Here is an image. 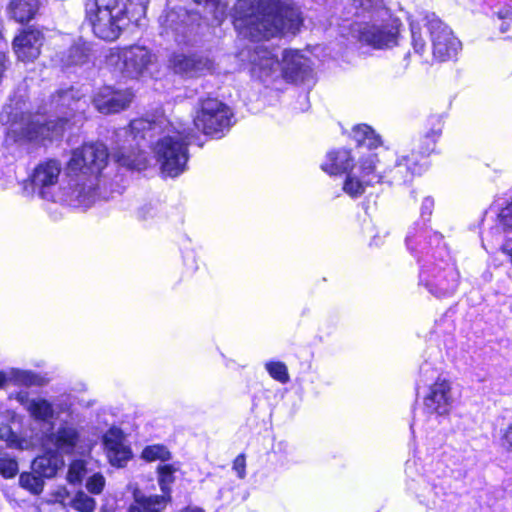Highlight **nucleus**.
Segmentation results:
<instances>
[{
  "label": "nucleus",
  "instance_id": "f257e3e1",
  "mask_svg": "<svg viewBox=\"0 0 512 512\" xmlns=\"http://www.w3.org/2000/svg\"><path fill=\"white\" fill-rule=\"evenodd\" d=\"M156 135H160L153 148L157 163L163 174L177 177L186 170L188 146L195 137L194 129L182 122L172 123L164 117L134 119L129 127L116 131L112 157L122 166L142 170L147 157L141 150V141Z\"/></svg>",
  "mask_w": 512,
  "mask_h": 512
},
{
  "label": "nucleus",
  "instance_id": "f03ea898",
  "mask_svg": "<svg viewBox=\"0 0 512 512\" xmlns=\"http://www.w3.org/2000/svg\"><path fill=\"white\" fill-rule=\"evenodd\" d=\"M25 105L22 100L10 99L0 114L1 121L9 124L8 134L15 141L38 142L57 137L71 118L83 115L89 106L85 94L73 87L60 90L52 97L51 112L56 114L57 124L25 111Z\"/></svg>",
  "mask_w": 512,
  "mask_h": 512
},
{
  "label": "nucleus",
  "instance_id": "7ed1b4c3",
  "mask_svg": "<svg viewBox=\"0 0 512 512\" xmlns=\"http://www.w3.org/2000/svg\"><path fill=\"white\" fill-rule=\"evenodd\" d=\"M303 22L298 8L275 0H238L233 24L239 35L254 41L286 32L295 33Z\"/></svg>",
  "mask_w": 512,
  "mask_h": 512
},
{
  "label": "nucleus",
  "instance_id": "20e7f679",
  "mask_svg": "<svg viewBox=\"0 0 512 512\" xmlns=\"http://www.w3.org/2000/svg\"><path fill=\"white\" fill-rule=\"evenodd\" d=\"M145 10L143 0H89L86 18L95 36L114 41L130 22H137Z\"/></svg>",
  "mask_w": 512,
  "mask_h": 512
},
{
  "label": "nucleus",
  "instance_id": "39448f33",
  "mask_svg": "<svg viewBox=\"0 0 512 512\" xmlns=\"http://www.w3.org/2000/svg\"><path fill=\"white\" fill-rule=\"evenodd\" d=\"M108 157L106 146L98 142L84 144L73 150L67 169L69 173L76 176H86L87 181L83 183H80V179L74 181L71 204L88 207L93 203L97 176L106 167Z\"/></svg>",
  "mask_w": 512,
  "mask_h": 512
},
{
  "label": "nucleus",
  "instance_id": "423d86ee",
  "mask_svg": "<svg viewBox=\"0 0 512 512\" xmlns=\"http://www.w3.org/2000/svg\"><path fill=\"white\" fill-rule=\"evenodd\" d=\"M62 171L61 163L55 159H49L39 163L33 170L31 175V182L33 189L37 191L38 195L47 201L51 202H65L69 205L71 191L62 193L58 188V181ZM73 185L70 187L72 190Z\"/></svg>",
  "mask_w": 512,
  "mask_h": 512
},
{
  "label": "nucleus",
  "instance_id": "0eeeda50",
  "mask_svg": "<svg viewBox=\"0 0 512 512\" xmlns=\"http://www.w3.org/2000/svg\"><path fill=\"white\" fill-rule=\"evenodd\" d=\"M421 22L429 31L432 54L436 60L444 62L457 54L461 43L441 19L434 13H429L422 17Z\"/></svg>",
  "mask_w": 512,
  "mask_h": 512
},
{
  "label": "nucleus",
  "instance_id": "6e6552de",
  "mask_svg": "<svg viewBox=\"0 0 512 512\" xmlns=\"http://www.w3.org/2000/svg\"><path fill=\"white\" fill-rule=\"evenodd\" d=\"M231 124L229 108L217 99H206L194 118V126L204 134L220 137Z\"/></svg>",
  "mask_w": 512,
  "mask_h": 512
},
{
  "label": "nucleus",
  "instance_id": "1a4fd4ad",
  "mask_svg": "<svg viewBox=\"0 0 512 512\" xmlns=\"http://www.w3.org/2000/svg\"><path fill=\"white\" fill-rule=\"evenodd\" d=\"M119 59L122 63L123 76L137 79L148 71L156 58L146 47L135 45L124 48L119 54Z\"/></svg>",
  "mask_w": 512,
  "mask_h": 512
},
{
  "label": "nucleus",
  "instance_id": "9d476101",
  "mask_svg": "<svg viewBox=\"0 0 512 512\" xmlns=\"http://www.w3.org/2000/svg\"><path fill=\"white\" fill-rule=\"evenodd\" d=\"M79 440L78 429L74 425L64 422L55 431L44 433L42 447L53 449L61 455L72 454Z\"/></svg>",
  "mask_w": 512,
  "mask_h": 512
},
{
  "label": "nucleus",
  "instance_id": "9b49d317",
  "mask_svg": "<svg viewBox=\"0 0 512 512\" xmlns=\"http://www.w3.org/2000/svg\"><path fill=\"white\" fill-rule=\"evenodd\" d=\"M133 97V93L128 89L115 90L112 87L105 86L98 90L93 98V104L100 113H117L127 108Z\"/></svg>",
  "mask_w": 512,
  "mask_h": 512
},
{
  "label": "nucleus",
  "instance_id": "f8f14e48",
  "mask_svg": "<svg viewBox=\"0 0 512 512\" xmlns=\"http://www.w3.org/2000/svg\"><path fill=\"white\" fill-rule=\"evenodd\" d=\"M169 64L176 74L187 78L202 76L213 68V63L210 59L196 54H173Z\"/></svg>",
  "mask_w": 512,
  "mask_h": 512
},
{
  "label": "nucleus",
  "instance_id": "ddd939ff",
  "mask_svg": "<svg viewBox=\"0 0 512 512\" xmlns=\"http://www.w3.org/2000/svg\"><path fill=\"white\" fill-rule=\"evenodd\" d=\"M454 397L451 384L445 379H438L424 399L425 408L430 413L447 415L452 409Z\"/></svg>",
  "mask_w": 512,
  "mask_h": 512
},
{
  "label": "nucleus",
  "instance_id": "4468645a",
  "mask_svg": "<svg viewBox=\"0 0 512 512\" xmlns=\"http://www.w3.org/2000/svg\"><path fill=\"white\" fill-rule=\"evenodd\" d=\"M358 38L361 42L371 45L375 48L390 47L396 44L397 31L390 24H363L359 25Z\"/></svg>",
  "mask_w": 512,
  "mask_h": 512
},
{
  "label": "nucleus",
  "instance_id": "2eb2a0df",
  "mask_svg": "<svg viewBox=\"0 0 512 512\" xmlns=\"http://www.w3.org/2000/svg\"><path fill=\"white\" fill-rule=\"evenodd\" d=\"M278 57V50L270 51L264 45L256 46L250 57L253 73L263 81L270 76H280V61Z\"/></svg>",
  "mask_w": 512,
  "mask_h": 512
},
{
  "label": "nucleus",
  "instance_id": "dca6fc26",
  "mask_svg": "<svg viewBox=\"0 0 512 512\" xmlns=\"http://www.w3.org/2000/svg\"><path fill=\"white\" fill-rule=\"evenodd\" d=\"M44 36L40 30L26 29L14 38L13 50L20 61L31 62L40 55Z\"/></svg>",
  "mask_w": 512,
  "mask_h": 512
},
{
  "label": "nucleus",
  "instance_id": "f3484780",
  "mask_svg": "<svg viewBox=\"0 0 512 512\" xmlns=\"http://www.w3.org/2000/svg\"><path fill=\"white\" fill-rule=\"evenodd\" d=\"M103 444L113 466L123 467L131 458V450L124 444V436L120 429H109L103 437Z\"/></svg>",
  "mask_w": 512,
  "mask_h": 512
},
{
  "label": "nucleus",
  "instance_id": "a211bd4d",
  "mask_svg": "<svg viewBox=\"0 0 512 512\" xmlns=\"http://www.w3.org/2000/svg\"><path fill=\"white\" fill-rule=\"evenodd\" d=\"M280 54V76L290 81L303 80L310 70L308 60L298 51L283 50Z\"/></svg>",
  "mask_w": 512,
  "mask_h": 512
},
{
  "label": "nucleus",
  "instance_id": "6ab92c4d",
  "mask_svg": "<svg viewBox=\"0 0 512 512\" xmlns=\"http://www.w3.org/2000/svg\"><path fill=\"white\" fill-rule=\"evenodd\" d=\"M15 398L34 420L51 423L54 419L55 410L48 400L44 398L31 399L27 392H19Z\"/></svg>",
  "mask_w": 512,
  "mask_h": 512
},
{
  "label": "nucleus",
  "instance_id": "aec40b11",
  "mask_svg": "<svg viewBox=\"0 0 512 512\" xmlns=\"http://www.w3.org/2000/svg\"><path fill=\"white\" fill-rule=\"evenodd\" d=\"M459 275L454 267L449 266L438 271L432 279L427 281V288L437 297H445L455 292L458 285Z\"/></svg>",
  "mask_w": 512,
  "mask_h": 512
},
{
  "label": "nucleus",
  "instance_id": "412c9836",
  "mask_svg": "<svg viewBox=\"0 0 512 512\" xmlns=\"http://www.w3.org/2000/svg\"><path fill=\"white\" fill-rule=\"evenodd\" d=\"M45 453L34 459L32 470L42 478H53L65 466L63 456L50 448H44Z\"/></svg>",
  "mask_w": 512,
  "mask_h": 512
},
{
  "label": "nucleus",
  "instance_id": "4be33fe9",
  "mask_svg": "<svg viewBox=\"0 0 512 512\" xmlns=\"http://www.w3.org/2000/svg\"><path fill=\"white\" fill-rule=\"evenodd\" d=\"M424 166L419 163L414 153L411 156L403 155L396 160L394 168L391 170L393 182H408L414 175L421 174Z\"/></svg>",
  "mask_w": 512,
  "mask_h": 512
},
{
  "label": "nucleus",
  "instance_id": "5701e85b",
  "mask_svg": "<svg viewBox=\"0 0 512 512\" xmlns=\"http://www.w3.org/2000/svg\"><path fill=\"white\" fill-rule=\"evenodd\" d=\"M170 499L171 496L145 495L136 490L129 512H163Z\"/></svg>",
  "mask_w": 512,
  "mask_h": 512
},
{
  "label": "nucleus",
  "instance_id": "b1692460",
  "mask_svg": "<svg viewBox=\"0 0 512 512\" xmlns=\"http://www.w3.org/2000/svg\"><path fill=\"white\" fill-rule=\"evenodd\" d=\"M352 163L353 158L350 151L338 149L327 153L325 160L321 164V169L330 175H337L350 170L353 167Z\"/></svg>",
  "mask_w": 512,
  "mask_h": 512
},
{
  "label": "nucleus",
  "instance_id": "393cba45",
  "mask_svg": "<svg viewBox=\"0 0 512 512\" xmlns=\"http://www.w3.org/2000/svg\"><path fill=\"white\" fill-rule=\"evenodd\" d=\"M190 19L191 16L186 10H173L167 13L164 20V26L167 32L170 30L175 34L177 41H181L192 31V26L189 23Z\"/></svg>",
  "mask_w": 512,
  "mask_h": 512
},
{
  "label": "nucleus",
  "instance_id": "a878e982",
  "mask_svg": "<svg viewBox=\"0 0 512 512\" xmlns=\"http://www.w3.org/2000/svg\"><path fill=\"white\" fill-rule=\"evenodd\" d=\"M379 165L380 161L378 159V155L372 152L360 159L359 168L361 178L365 180L366 184L373 185L383 181L386 170H381Z\"/></svg>",
  "mask_w": 512,
  "mask_h": 512
},
{
  "label": "nucleus",
  "instance_id": "bb28decb",
  "mask_svg": "<svg viewBox=\"0 0 512 512\" xmlns=\"http://www.w3.org/2000/svg\"><path fill=\"white\" fill-rule=\"evenodd\" d=\"M38 6V0H11L9 13L16 21L23 23L34 17Z\"/></svg>",
  "mask_w": 512,
  "mask_h": 512
},
{
  "label": "nucleus",
  "instance_id": "cd10ccee",
  "mask_svg": "<svg viewBox=\"0 0 512 512\" xmlns=\"http://www.w3.org/2000/svg\"><path fill=\"white\" fill-rule=\"evenodd\" d=\"M0 440L5 441L8 447L18 450H29L35 446L32 438L19 437L7 424L0 425Z\"/></svg>",
  "mask_w": 512,
  "mask_h": 512
},
{
  "label": "nucleus",
  "instance_id": "c85d7f7f",
  "mask_svg": "<svg viewBox=\"0 0 512 512\" xmlns=\"http://www.w3.org/2000/svg\"><path fill=\"white\" fill-rule=\"evenodd\" d=\"M353 136L360 147L373 149L381 144L380 137L367 125L357 126L353 130Z\"/></svg>",
  "mask_w": 512,
  "mask_h": 512
},
{
  "label": "nucleus",
  "instance_id": "c756f323",
  "mask_svg": "<svg viewBox=\"0 0 512 512\" xmlns=\"http://www.w3.org/2000/svg\"><path fill=\"white\" fill-rule=\"evenodd\" d=\"M201 4L204 2V12L212 14L217 25L221 24L227 16V2L224 0H193Z\"/></svg>",
  "mask_w": 512,
  "mask_h": 512
},
{
  "label": "nucleus",
  "instance_id": "7c9ffc66",
  "mask_svg": "<svg viewBox=\"0 0 512 512\" xmlns=\"http://www.w3.org/2000/svg\"><path fill=\"white\" fill-rule=\"evenodd\" d=\"M10 377L16 384L26 387L43 386L46 383L40 375L26 370L12 369Z\"/></svg>",
  "mask_w": 512,
  "mask_h": 512
},
{
  "label": "nucleus",
  "instance_id": "2f4dec72",
  "mask_svg": "<svg viewBox=\"0 0 512 512\" xmlns=\"http://www.w3.org/2000/svg\"><path fill=\"white\" fill-rule=\"evenodd\" d=\"M19 485L33 495H39L44 488V480L37 473L23 472L19 476Z\"/></svg>",
  "mask_w": 512,
  "mask_h": 512
},
{
  "label": "nucleus",
  "instance_id": "473e14b6",
  "mask_svg": "<svg viewBox=\"0 0 512 512\" xmlns=\"http://www.w3.org/2000/svg\"><path fill=\"white\" fill-rule=\"evenodd\" d=\"M158 483L162 491L161 496H170V486L174 482L176 468L173 465L165 464L158 467Z\"/></svg>",
  "mask_w": 512,
  "mask_h": 512
},
{
  "label": "nucleus",
  "instance_id": "72a5a7b5",
  "mask_svg": "<svg viewBox=\"0 0 512 512\" xmlns=\"http://www.w3.org/2000/svg\"><path fill=\"white\" fill-rule=\"evenodd\" d=\"M429 121L432 128L424 136L425 147L420 151L422 155H428L434 150L436 139L442 130V123L439 117H432Z\"/></svg>",
  "mask_w": 512,
  "mask_h": 512
},
{
  "label": "nucleus",
  "instance_id": "f704fd0d",
  "mask_svg": "<svg viewBox=\"0 0 512 512\" xmlns=\"http://www.w3.org/2000/svg\"><path fill=\"white\" fill-rule=\"evenodd\" d=\"M370 184H366L363 178H358L354 173H349L343 184V190L349 196L356 198L361 196L365 192V187Z\"/></svg>",
  "mask_w": 512,
  "mask_h": 512
},
{
  "label": "nucleus",
  "instance_id": "c9c22d12",
  "mask_svg": "<svg viewBox=\"0 0 512 512\" xmlns=\"http://www.w3.org/2000/svg\"><path fill=\"white\" fill-rule=\"evenodd\" d=\"M89 49L84 45L72 46L66 55L64 60L67 66L82 65L88 61Z\"/></svg>",
  "mask_w": 512,
  "mask_h": 512
},
{
  "label": "nucleus",
  "instance_id": "e433bc0d",
  "mask_svg": "<svg viewBox=\"0 0 512 512\" xmlns=\"http://www.w3.org/2000/svg\"><path fill=\"white\" fill-rule=\"evenodd\" d=\"M265 368L269 375L280 383H287L290 380L287 366L280 361H271L265 364Z\"/></svg>",
  "mask_w": 512,
  "mask_h": 512
},
{
  "label": "nucleus",
  "instance_id": "4c0bfd02",
  "mask_svg": "<svg viewBox=\"0 0 512 512\" xmlns=\"http://www.w3.org/2000/svg\"><path fill=\"white\" fill-rule=\"evenodd\" d=\"M142 457L147 461H166L170 459L171 454L163 445H152L142 451Z\"/></svg>",
  "mask_w": 512,
  "mask_h": 512
},
{
  "label": "nucleus",
  "instance_id": "58836bf2",
  "mask_svg": "<svg viewBox=\"0 0 512 512\" xmlns=\"http://www.w3.org/2000/svg\"><path fill=\"white\" fill-rule=\"evenodd\" d=\"M71 505L80 512H92L95 509L96 502L86 493L79 491L72 499Z\"/></svg>",
  "mask_w": 512,
  "mask_h": 512
},
{
  "label": "nucleus",
  "instance_id": "ea45409f",
  "mask_svg": "<svg viewBox=\"0 0 512 512\" xmlns=\"http://www.w3.org/2000/svg\"><path fill=\"white\" fill-rule=\"evenodd\" d=\"M410 28H411L413 49L420 56H423V54L425 52L426 42H425L424 38L422 37L421 23L419 21H411Z\"/></svg>",
  "mask_w": 512,
  "mask_h": 512
},
{
  "label": "nucleus",
  "instance_id": "a19ab883",
  "mask_svg": "<svg viewBox=\"0 0 512 512\" xmlns=\"http://www.w3.org/2000/svg\"><path fill=\"white\" fill-rule=\"evenodd\" d=\"M85 462L83 460H74L68 469L67 480L70 483L81 482L85 474Z\"/></svg>",
  "mask_w": 512,
  "mask_h": 512
},
{
  "label": "nucleus",
  "instance_id": "79ce46f5",
  "mask_svg": "<svg viewBox=\"0 0 512 512\" xmlns=\"http://www.w3.org/2000/svg\"><path fill=\"white\" fill-rule=\"evenodd\" d=\"M18 463L15 459L8 457L0 458V474L4 478H12L18 473Z\"/></svg>",
  "mask_w": 512,
  "mask_h": 512
},
{
  "label": "nucleus",
  "instance_id": "37998d69",
  "mask_svg": "<svg viewBox=\"0 0 512 512\" xmlns=\"http://www.w3.org/2000/svg\"><path fill=\"white\" fill-rule=\"evenodd\" d=\"M498 227L504 232L512 229V201L498 214Z\"/></svg>",
  "mask_w": 512,
  "mask_h": 512
},
{
  "label": "nucleus",
  "instance_id": "c03bdc74",
  "mask_svg": "<svg viewBox=\"0 0 512 512\" xmlns=\"http://www.w3.org/2000/svg\"><path fill=\"white\" fill-rule=\"evenodd\" d=\"M105 486V478L101 474H94L86 483V488L90 493L100 494Z\"/></svg>",
  "mask_w": 512,
  "mask_h": 512
},
{
  "label": "nucleus",
  "instance_id": "a18cd8bd",
  "mask_svg": "<svg viewBox=\"0 0 512 512\" xmlns=\"http://www.w3.org/2000/svg\"><path fill=\"white\" fill-rule=\"evenodd\" d=\"M500 445L508 454L512 455V423L503 430Z\"/></svg>",
  "mask_w": 512,
  "mask_h": 512
},
{
  "label": "nucleus",
  "instance_id": "49530a36",
  "mask_svg": "<svg viewBox=\"0 0 512 512\" xmlns=\"http://www.w3.org/2000/svg\"><path fill=\"white\" fill-rule=\"evenodd\" d=\"M233 470L240 479L246 476V458L244 454H239L233 461Z\"/></svg>",
  "mask_w": 512,
  "mask_h": 512
},
{
  "label": "nucleus",
  "instance_id": "de8ad7c7",
  "mask_svg": "<svg viewBox=\"0 0 512 512\" xmlns=\"http://www.w3.org/2000/svg\"><path fill=\"white\" fill-rule=\"evenodd\" d=\"M380 0H353V5L356 8H362L363 10H369L375 7Z\"/></svg>",
  "mask_w": 512,
  "mask_h": 512
},
{
  "label": "nucleus",
  "instance_id": "09e8293b",
  "mask_svg": "<svg viewBox=\"0 0 512 512\" xmlns=\"http://www.w3.org/2000/svg\"><path fill=\"white\" fill-rule=\"evenodd\" d=\"M433 206H434L433 199L429 198V197L425 198L421 205V216L422 217L430 216L432 213Z\"/></svg>",
  "mask_w": 512,
  "mask_h": 512
},
{
  "label": "nucleus",
  "instance_id": "8fccbe9b",
  "mask_svg": "<svg viewBox=\"0 0 512 512\" xmlns=\"http://www.w3.org/2000/svg\"><path fill=\"white\" fill-rule=\"evenodd\" d=\"M502 251L510 257L512 263V236L505 240L502 245Z\"/></svg>",
  "mask_w": 512,
  "mask_h": 512
},
{
  "label": "nucleus",
  "instance_id": "3c124183",
  "mask_svg": "<svg viewBox=\"0 0 512 512\" xmlns=\"http://www.w3.org/2000/svg\"><path fill=\"white\" fill-rule=\"evenodd\" d=\"M498 18L502 20H512V8H504L497 12Z\"/></svg>",
  "mask_w": 512,
  "mask_h": 512
},
{
  "label": "nucleus",
  "instance_id": "603ef678",
  "mask_svg": "<svg viewBox=\"0 0 512 512\" xmlns=\"http://www.w3.org/2000/svg\"><path fill=\"white\" fill-rule=\"evenodd\" d=\"M181 512H204L201 508L199 507H186L185 509H183Z\"/></svg>",
  "mask_w": 512,
  "mask_h": 512
},
{
  "label": "nucleus",
  "instance_id": "864d4df0",
  "mask_svg": "<svg viewBox=\"0 0 512 512\" xmlns=\"http://www.w3.org/2000/svg\"><path fill=\"white\" fill-rule=\"evenodd\" d=\"M510 29V25L507 22H503L500 26V31L502 33L507 32Z\"/></svg>",
  "mask_w": 512,
  "mask_h": 512
},
{
  "label": "nucleus",
  "instance_id": "5fc2aeb1",
  "mask_svg": "<svg viewBox=\"0 0 512 512\" xmlns=\"http://www.w3.org/2000/svg\"><path fill=\"white\" fill-rule=\"evenodd\" d=\"M38 115H39V116H42V117H43V119H44L46 122H49L50 120H52V121H53V124H57V123H58V118H57L56 114L54 115V117H55L56 119H52V118H53V115H50V119H49V120H48L47 118H45L43 115H40V114H38Z\"/></svg>",
  "mask_w": 512,
  "mask_h": 512
},
{
  "label": "nucleus",
  "instance_id": "6e6d98bb",
  "mask_svg": "<svg viewBox=\"0 0 512 512\" xmlns=\"http://www.w3.org/2000/svg\"><path fill=\"white\" fill-rule=\"evenodd\" d=\"M6 375L0 371V387L6 382Z\"/></svg>",
  "mask_w": 512,
  "mask_h": 512
}]
</instances>
